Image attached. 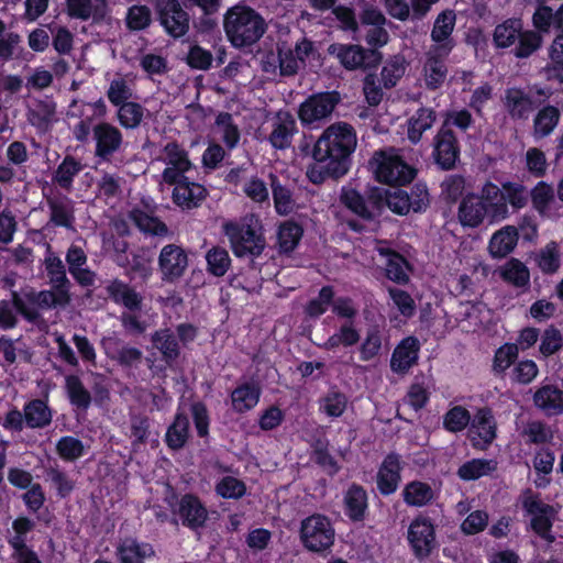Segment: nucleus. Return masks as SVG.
<instances>
[{
	"label": "nucleus",
	"mask_w": 563,
	"mask_h": 563,
	"mask_svg": "<svg viewBox=\"0 0 563 563\" xmlns=\"http://www.w3.org/2000/svg\"><path fill=\"white\" fill-rule=\"evenodd\" d=\"M537 267L543 274H555L562 265L563 251L560 243L551 241L537 251L533 255Z\"/></svg>",
	"instance_id": "obj_24"
},
{
	"label": "nucleus",
	"mask_w": 563,
	"mask_h": 563,
	"mask_svg": "<svg viewBox=\"0 0 563 563\" xmlns=\"http://www.w3.org/2000/svg\"><path fill=\"white\" fill-rule=\"evenodd\" d=\"M131 220L143 232L152 233L155 235H163L167 233L166 225L158 219L148 216L140 210H133L130 213Z\"/></svg>",
	"instance_id": "obj_53"
},
{
	"label": "nucleus",
	"mask_w": 563,
	"mask_h": 563,
	"mask_svg": "<svg viewBox=\"0 0 563 563\" xmlns=\"http://www.w3.org/2000/svg\"><path fill=\"white\" fill-rule=\"evenodd\" d=\"M224 234L230 241L235 256H257L265 249V238L260 218L247 214L239 222L230 221L223 224Z\"/></svg>",
	"instance_id": "obj_4"
},
{
	"label": "nucleus",
	"mask_w": 563,
	"mask_h": 563,
	"mask_svg": "<svg viewBox=\"0 0 563 563\" xmlns=\"http://www.w3.org/2000/svg\"><path fill=\"white\" fill-rule=\"evenodd\" d=\"M346 397L343 394L331 391L321 401V410L329 417H340L346 408Z\"/></svg>",
	"instance_id": "obj_63"
},
{
	"label": "nucleus",
	"mask_w": 563,
	"mask_h": 563,
	"mask_svg": "<svg viewBox=\"0 0 563 563\" xmlns=\"http://www.w3.org/2000/svg\"><path fill=\"white\" fill-rule=\"evenodd\" d=\"M471 420L468 411L462 406H454L443 418V427L450 432L462 431Z\"/></svg>",
	"instance_id": "obj_57"
},
{
	"label": "nucleus",
	"mask_w": 563,
	"mask_h": 563,
	"mask_svg": "<svg viewBox=\"0 0 563 563\" xmlns=\"http://www.w3.org/2000/svg\"><path fill=\"white\" fill-rule=\"evenodd\" d=\"M66 388L69 396V399L73 405L87 408L90 404V394L82 386L81 382L76 376H67L66 377Z\"/></svg>",
	"instance_id": "obj_59"
},
{
	"label": "nucleus",
	"mask_w": 563,
	"mask_h": 563,
	"mask_svg": "<svg viewBox=\"0 0 563 563\" xmlns=\"http://www.w3.org/2000/svg\"><path fill=\"white\" fill-rule=\"evenodd\" d=\"M151 544L137 542L135 539L126 538L117 547V556L120 563H144V560L154 555Z\"/></svg>",
	"instance_id": "obj_23"
},
{
	"label": "nucleus",
	"mask_w": 563,
	"mask_h": 563,
	"mask_svg": "<svg viewBox=\"0 0 563 563\" xmlns=\"http://www.w3.org/2000/svg\"><path fill=\"white\" fill-rule=\"evenodd\" d=\"M214 133L228 148H233L240 141V131L229 113H220L216 119Z\"/></svg>",
	"instance_id": "obj_40"
},
{
	"label": "nucleus",
	"mask_w": 563,
	"mask_h": 563,
	"mask_svg": "<svg viewBox=\"0 0 563 563\" xmlns=\"http://www.w3.org/2000/svg\"><path fill=\"white\" fill-rule=\"evenodd\" d=\"M67 5L71 16L86 20L93 12L99 11L103 2L101 0H67Z\"/></svg>",
	"instance_id": "obj_61"
},
{
	"label": "nucleus",
	"mask_w": 563,
	"mask_h": 563,
	"mask_svg": "<svg viewBox=\"0 0 563 563\" xmlns=\"http://www.w3.org/2000/svg\"><path fill=\"white\" fill-rule=\"evenodd\" d=\"M93 140L96 142V156L102 159H109L122 145L123 136L121 131L114 125L101 122L92 129Z\"/></svg>",
	"instance_id": "obj_13"
},
{
	"label": "nucleus",
	"mask_w": 563,
	"mask_h": 563,
	"mask_svg": "<svg viewBox=\"0 0 563 563\" xmlns=\"http://www.w3.org/2000/svg\"><path fill=\"white\" fill-rule=\"evenodd\" d=\"M356 144V133L350 124L334 123L319 136L312 156L319 162H330V172L341 177L349 170V159Z\"/></svg>",
	"instance_id": "obj_1"
},
{
	"label": "nucleus",
	"mask_w": 563,
	"mask_h": 563,
	"mask_svg": "<svg viewBox=\"0 0 563 563\" xmlns=\"http://www.w3.org/2000/svg\"><path fill=\"white\" fill-rule=\"evenodd\" d=\"M435 121V113L432 109H419L408 121V137L412 143L421 140L423 132L431 129Z\"/></svg>",
	"instance_id": "obj_34"
},
{
	"label": "nucleus",
	"mask_w": 563,
	"mask_h": 563,
	"mask_svg": "<svg viewBox=\"0 0 563 563\" xmlns=\"http://www.w3.org/2000/svg\"><path fill=\"white\" fill-rule=\"evenodd\" d=\"M188 267V256L185 250L176 244L165 245L158 256V268L162 280L174 283L178 280Z\"/></svg>",
	"instance_id": "obj_9"
},
{
	"label": "nucleus",
	"mask_w": 563,
	"mask_h": 563,
	"mask_svg": "<svg viewBox=\"0 0 563 563\" xmlns=\"http://www.w3.org/2000/svg\"><path fill=\"white\" fill-rule=\"evenodd\" d=\"M377 250L380 255L387 257L386 274L388 278L396 283H406L408 280V264L406 260L383 246H378Z\"/></svg>",
	"instance_id": "obj_36"
},
{
	"label": "nucleus",
	"mask_w": 563,
	"mask_h": 563,
	"mask_svg": "<svg viewBox=\"0 0 563 563\" xmlns=\"http://www.w3.org/2000/svg\"><path fill=\"white\" fill-rule=\"evenodd\" d=\"M420 350L419 341L413 336L405 338L394 350L390 358L393 372L404 374L416 364Z\"/></svg>",
	"instance_id": "obj_16"
},
{
	"label": "nucleus",
	"mask_w": 563,
	"mask_h": 563,
	"mask_svg": "<svg viewBox=\"0 0 563 563\" xmlns=\"http://www.w3.org/2000/svg\"><path fill=\"white\" fill-rule=\"evenodd\" d=\"M45 267L48 273L52 287H68L65 267L62 260L52 252H47L45 256Z\"/></svg>",
	"instance_id": "obj_55"
},
{
	"label": "nucleus",
	"mask_w": 563,
	"mask_h": 563,
	"mask_svg": "<svg viewBox=\"0 0 563 563\" xmlns=\"http://www.w3.org/2000/svg\"><path fill=\"white\" fill-rule=\"evenodd\" d=\"M81 170V165L73 157H66L58 166L55 175L56 181L64 188H69L74 177Z\"/></svg>",
	"instance_id": "obj_64"
},
{
	"label": "nucleus",
	"mask_w": 563,
	"mask_h": 563,
	"mask_svg": "<svg viewBox=\"0 0 563 563\" xmlns=\"http://www.w3.org/2000/svg\"><path fill=\"white\" fill-rule=\"evenodd\" d=\"M15 311L21 312L30 320L35 319L37 316L36 311L26 308L23 300L14 295L13 301L0 302V328L10 329L15 325Z\"/></svg>",
	"instance_id": "obj_31"
},
{
	"label": "nucleus",
	"mask_w": 563,
	"mask_h": 563,
	"mask_svg": "<svg viewBox=\"0 0 563 563\" xmlns=\"http://www.w3.org/2000/svg\"><path fill=\"white\" fill-rule=\"evenodd\" d=\"M159 20L168 34L174 37L185 35L189 29V16L177 0H157Z\"/></svg>",
	"instance_id": "obj_11"
},
{
	"label": "nucleus",
	"mask_w": 563,
	"mask_h": 563,
	"mask_svg": "<svg viewBox=\"0 0 563 563\" xmlns=\"http://www.w3.org/2000/svg\"><path fill=\"white\" fill-rule=\"evenodd\" d=\"M52 290H43L33 294L30 300L40 308L65 306L69 301L68 287H52Z\"/></svg>",
	"instance_id": "obj_39"
},
{
	"label": "nucleus",
	"mask_w": 563,
	"mask_h": 563,
	"mask_svg": "<svg viewBox=\"0 0 563 563\" xmlns=\"http://www.w3.org/2000/svg\"><path fill=\"white\" fill-rule=\"evenodd\" d=\"M189 430L188 418L181 413H177L175 421L168 428L166 433V442L172 449H180L187 441Z\"/></svg>",
	"instance_id": "obj_47"
},
{
	"label": "nucleus",
	"mask_w": 563,
	"mask_h": 563,
	"mask_svg": "<svg viewBox=\"0 0 563 563\" xmlns=\"http://www.w3.org/2000/svg\"><path fill=\"white\" fill-rule=\"evenodd\" d=\"M295 131L296 121L294 117L287 111H279L273 122L269 142L275 148H287L291 144Z\"/></svg>",
	"instance_id": "obj_20"
},
{
	"label": "nucleus",
	"mask_w": 563,
	"mask_h": 563,
	"mask_svg": "<svg viewBox=\"0 0 563 563\" xmlns=\"http://www.w3.org/2000/svg\"><path fill=\"white\" fill-rule=\"evenodd\" d=\"M531 199L536 210L543 217H550V205L554 201L553 188L540 181L531 191Z\"/></svg>",
	"instance_id": "obj_50"
},
{
	"label": "nucleus",
	"mask_w": 563,
	"mask_h": 563,
	"mask_svg": "<svg viewBox=\"0 0 563 563\" xmlns=\"http://www.w3.org/2000/svg\"><path fill=\"white\" fill-rule=\"evenodd\" d=\"M376 179L380 183L404 186L410 183L416 170L406 163L396 150L376 152L371 162Z\"/></svg>",
	"instance_id": "obj_5"
},
{
	"label": "nucleus",
	"mask_w": 563,
	"mask_h": 563,
	"mask_svg": "<svg viewBox=\"0 0 563 563\" xmlns=\"http://www.w3.org/2000/svg\"><path fill=\"white\" fill-rule=\"evenodd\" d=\"M459 146L454 133L442 126L434 137L433 156L443 169L452 168L459 158Z\"/></svg>",
	"instance_id": "obj_14"
},
{
	"label": "nucleus",
	"mask_w": 563,
	"mask_h": 563,
	"mask_svg": "<svg viewBox=\"0 0 563 563\" xmlns=\"http://www.w3.org/2000/svg\"><path fill=\"white\" fill-rule=\"evenodd\" d=\"M107 290L114 302L123 305L131 311L140 309L142 297L129 285L114 280L108 285Z\"/></svg>",
	"instance_id": "obj_29"
},
{
	"label": "nucleus",
	"mask_w": 563,
	"mask_h": 563,
	"mask_svg": "<svg viewBox=\"0 0 563 563\" xmlns=\"http://www.w3.org/2000/svg\"><path fill=\"white\" fill-rule=\"evenodd\" d=\"M260 396L261 389L257 385L242 384L231 393L232 408L236 412L249 411L258 404Z\"/></svg>",
	"instance_id": "obj_26"
},
{
	"label": "nucleus",
	"mask_w": 563,
	"mask_h": 563,
	"mask_svg": "<svg viewBox=\"0 0 563 563\" xmlns=\"http://www.w3.org/2000/svg\"><path fill=\"white\" fill-rule=\"evenodd\" d=\"M302 236V229L295 222L286 221L278 230V244L283 252L292 251Z\"/></svg>",
	"instance_id": "obj_49"
},
{
	"label": "nucleus",
	"mask_w": 563,
	"mask_h": 563,
	"mask_svg": "<svg viewBox=\"0 0 563 563\" xmlns=\"http://www.w3.org/2000/svg\"><path fill=\"white\" fill-rule=\"evenodd\" d=\"M522 23L518 19H509L498 24L494 32V42L498 47H509L518 40Z\"/></svg>",
	"instance_id": "obj_38"
},
{
	"label": "nucleus",
	"mask_w": 563,
	"mask_h": 563,
	"mask_svg": "<svg viewBox=\"0 0 563 563\" xmlns=\"http://www.w3.org/2000/svg\"><path fill=\"white\" fill-rule=\"evenodd\" d=\"M346 515L353 520H361L367 508L366 492L361 487L351 486L344 497Z\"/></svg>",
	"instance_id": "obj_35"
},
{
	"label": "nucleus",
	"mask_w": 563,
	"mask_h": 563,
	"mask_svg": "<svg viewBox=\"0 0 563 563\" xmlns=\"http://www.w3.org/2000/svg\"><path fill=\"white\" fill-rule=\"evenodd\" d=\"M496 466L494 460L474 459L462 464L457 474L463 481H475L493 473Z\"/></svg>",
	"instance_id": "obj_37"
},
{
	"label": "nucleus",
	"mask_w": 563,
	"mask_h": 563,
	"mask_svg": "<svg viewBox=\"0 0 563 563\" xmlns=\"http://www.w3.org/2000/svg\"><path fill=\"white\" fill-rule=\"evenodd\" d=\"M339 102L334 92H323L308 98L299 108V119L303 124H313L328 118Z\"/></svg>",
	"instance_id": "obj_10"
},
{
	"label": "nucleus",
	"mask_w": 563,
	"mask_h": 563,
	"mask_svg": "<svg viewBox=\"0 0 563 563\" xmlns=\"http://www.w3.org/2000/svg\"><path fill=\"white\" fill-rule=\"evenodd\" d=\"M519 354L517 344L505 343L499 346L493 358V372L497 375L504 374L515 363Z\"/></svg>",
	"instance_id": "obj_44"
},
{
	"label": "nucleus",
	"mask_w": 563,
	"mask_h": 563,
	"mask_svg": "<svg viewBox=\"0 0 563 563\" xmlns=\"http://www.w3.org/2000/svg\"><path fill=\"white\" fill-rule=\"evenodd\" d=\"M522 434L530 443L534 444L547 443L552 439L550 428L537 420L528 422L523 428Z\"/></svg>",
	"instance_id": "obj_62"
},
{
	"label": "nucleus",
	"mask_w": 563,
	"mask_h": 563,
	"mask_svg": "<svg viewBox=\"0 0 563 563\" xmlns=\"http://www.w3.org/2000/svg\"><path fill=\"white\" fill-rule=\"evenodd\" d=\"M401 463L397 454H388L377 473V488L383 495L395 493L400 483Z\"/></svg>",
	"instance_id": "obj_18"
},
{
	"label": "nucleus",
	"mask_w": 563,
	"mask_h": 563,
	"mask_svg": "<svg viewBox=\"0 0 563 563\" xmlns=\"http://www.w3.org/2000/svg\"><path fill=\"white\" fill-rule=\"evenodd\" d=\"M333 289L329 286L322 287L318 297L311 299L307 305L306 312L310 317L323 314L333 302Z\"/></svg>",
	"instance_id": "obj_60"
},
{
	"label": "nucleus",
	"mask_w": 563,
	"mask_h": 563,
	"mask_svg": "<svg viewBox=\"0 0 563 563\" xmlns=\"http://www.w3.org/2000/svg\"><path fill=\"white\" fill-rule=\"evenodd\" d=\"M500 276L506 283L517 288H527L530 284L529 268L517 258H510L503 265Z\"/></svg>",
	"instance_id": "obj_32"
},
{
	"label": "nucleus",
	"mask_w": 563,
	"mask_h": 563,
	"mask_svg": "<svg viewBox=\"0 0 563 563\" xmlns=\"http://www.w3.org/2000/svg\"><path fill=\"white\" fill-rule=\"evenodd\" d=\"M216 492L219 496L227 499L241 498L245 492V484L234 476H224L216 484Z\"/></svg>",
	"instance_id": "obj_54"
},
{
	"label": "nucleus",
	"mask_w": 563,
	"mask_h": 563,
	"mask_svg": "<svg viewBox=\"0 0 563 563\" xmlns=\"http://www.w3.org/2000/svg\"><path fill=\"white\" fill-rule=\"evenodd\" d=\"M406 71V62L401 56H394L388 59L382 69V81L386 88L397 85Z\"/></svg>",
	"instance_id": "obj_51"
},
{
	"label": "nucleus",
	"mask_w": 563,
	"mask_h": 563,
	"mask_svg": "<svg viewBox=\"0 0 563 563\" xmlns=\"http://www.w3.org/2000/svg\"><path fill=\"white\" fill-rule=\"evenodd\" d=\"M108 99L114 104L120 106L132 97L131 80L124 77L114 78L108 89Z\"/></svg>",
	"instance_id": "obj_56"
},
{
	"label": "nucleus",
	"mask_w": 563,
	"mask_h": 563,
	"mask_svg": "<svg viewBox=\"0 0 563 563\" xmlns=\"http://www.w3.org/2000/svg\"><path fill=\"white\" fill-rule=\"evenodd\" d=\"M533 405L545 416L563 413V390L554 385H543L533 394Z\"/></svg>",
	"instance_id": "obj_19"
},
{
	"label": "nucleus",
	"mask_w": 563,
	"mask_h": 563,
	"mask_svg": "<svg viewBox=\"0 0 563 563\" xmlns=\"http://www.w3.org/2000/svg\"><path fill=\"white\" fill-rule=\"evenodd\" d=\"M501 203L507 207L509 203L516 209H521L526 206L528 200V192L525 186L517 183H505L503 188H499Z\"/></svg>",
	"instance_id": "obj_46"
},
{
	"label": "nucleus",
	"mask_w": 563,
	"mask_h": 563,
	"mask_svg": "<svg viewBox=\"0 0 563 563\" xmlns=\"http://www.w3.org/2000/svg\"><path fill=\"white\" fill-rule=\"evenodd\" d=\"M505 104L512 118H528L532 111L531 99L520 89L510 88L506 91Z\"/></svg>",
	"instance_id": "obj_33"
},
{
	"label": "nucleus",
	"mask_w": 563,
	"mask_h": 563,
	"mask_svg": "<svg viewBox=\"0 0 563 563\" xmlns=\"http://www.w3.org/2000/svg\"><path fill=\"white\" fill-rule=\"evenodd\" d=\"M143 118V108L135 102H124L118 110V119L126 129L136 128Z\"/></svg>",
	"instance_id": "obj_58"
},
{
	"label": "nucleus",
	"mask_w": 563,
	"mask_h": 563,
	"mask_svg": "<svg viewBox=\"0 0 563 563\" xmlns=\"http://www.w3.org/2000/svg\"><path fill=\"white\" fill-rule=\"evenodd\" d=\"M334 528L324 515L313 514L300 523V540L308 551L328 550L334 542Z\"/></svg>",
	"instance_id": "obj_6"
},
{
	"label": "nucleus",
	"mask_w": 563,
	"mask_h": 563,
	"mask_svg": "<svg viewBox=\"0 0 563 563\" xmlns=\"http://www.w3.org/2000/svg\"><path fill=\"white\" fill-rule=\"evenodd\" d=\"M508 216V207L501 203L499 187L493 183L484 185L481 195L466 196L459 209V219L463 225L475 228L485 218L490 222L500 221Z\"/></svg>",
	"instance_id": "obj_2"
},
{
	"label": "nucleus",
	"mask_w": 563,
	"mask_h": 563,
	"mask_svg": "<svg viewBox=\"0 0 563 563\" xmlns=\"http://www.w3.org/2000/svg\"><path fill=\"white\" fill-rule=\"evenodd\" d=\"M360 341V332L353 320H345L331 334L320 347L327 351H336L340 347H350Z\"/></svg>",
	"instance_id": "obj_25"
},
{
	"label": "nucleus",
	"mask_w": 563,
	"mask_h": 563,
	"mask_svg": "<svg viewBox=\"0 0 563 563\" xmlns=\"http://www.w3.org/2000/svg\"><path fill=\"white\" fill-rule=\"evenodd\" d=\"M468 437L475 448L485 449L496 437V423L492 412L481 409L472 421Z\"/></svg>",
	"instance_id": "obj_15"
},
{
	"label": "nucleus",
	"mask_w": 563,
	"mask_h": 563,
	"mask_svg": "<svg viewBox=\"0 0 563 563\" xmlns=\"http://www.w3.org/2000/svg\"><path fill=\"white\" fill-rule=\"evenodd\" d=\"M455 25V14L451 10L443 11L438 15L431 32V37L437 45L432 48L448 55L452 49L450 35Z\"/></svg>",
	"instance_id": "obj_21"
},
{
	"label": "nucleus",
	"mask_w": 563,
	"mask_h": 563,
	"mask_svg": "<svg viewBox=\"0 0 563 563\" xmlns=\"http://www.w3.org/2000/svg\"><path fill=\"white\" fill-rule=\"evenodd\" d=\"M518 240V230L512 225H505L492 235L488 253L493 258H504L515 250Z\"/></svg>",
	"instance_id": "obj_22"
},
{
	"label": "nucleus",
	"mask_w": 563,
	"mask_h": 563,
	"mask_svg": "<svg viewBox=\"0 0 563 563\" xmlns=\"http://www.w3.org/2000/svg\"><path fill=\"white\" fill-rule=\"evenodd\" d=\"M179 515L184 523L192 528L202 526L207 519L206 508L201 505L200 500L192 495H186L181 498Z\"/></svg>",
	"instance_id": "obj_28"
},
{
	"label": "nucleus",
	"mask_w": 563,
	"mask_h": 563,
	"mask_svg": "<svg viewBox=\"0 0 563 563\" xmlns=\"http://www.w3.org/2000/svg\"><path fill=\"white\" fill-rule=\"evenodd\" d=\"M404 501L411 507H423L430 504L434 497V489L424 482L412 481L402 489Z\"/></svg>",
	"instance_id": "obj_27"
},
{
	"label": "nucleus",
	"mask_w": 563,
	"mask_h": 563,
	"mask_svg": "<svg viewBox=\"0 0 563 563\" xmlns=\"http://www.w3.org/2000/svg\"><path fill=\"white\" fill-rule=\"evenodd\" d=\"M24 419L31 428H42L51 422L52 415L42 400H33L24 408Z\"/></svg>",
	"instance_id": "obj_42"
},
{
	"label": "nucleus",
	"mask_w": 563,
	"mask_h": 563,
	"mask_svg": "<svg viewBox=\"0 0 563 563\" xmlns=\"http://www.w3.org/2000/svg\"><path fill=\"white\" fill-rule=\"evenodd\" d=\"M223 27L234 47H244L254 44L263 36L266 24L256 11L238 4L224 14Z\"/></svg>",
	"instance_id": "obj_3"
},
{
	"label": "nucleus",
	"mask_w": 563,
	"mask_h": 563,
	"mask_svg": "<svg viewBox=\"0 0 563 563\" xmlns=\"http://www.w3.org/2000/svg\"><path fill=\"white\" fill-rule=\"evenodd\" d=\"M407 539L417 558L429 556L437 547L435 528L431 519L417 516L408 527Z\"/></svg>",
	"instance_id": "obj_8"
},
{
	"label": "nucleus",
	"mask_w": 563,
	"mask_h": 563,
	"mask_svg": "<svg viewBox=\"0 0 563 563\" xmlns=\"http://www.w3.org/2000/svg\"><path fill=\"white\" fill-rule=\"evenodd\" d=\"M152 342L167 363L173 362L179 354L178 344L168 329L156 331L152 336Z\"/></svg>",
	"instance_id": "obj_43"
},
{
	"label": "nucleus",
	"mask_w": 563,
	"mask_h": 563,
	"mask_svg": "<svg viewBox=\"0 0 563 563\" xmlns=\"http://www.w3.org/2000/svg\"><path fill=\"white\" fill-rule=\"evenodd\" d=\"M441 51L431 49L424 64V80L429 88H438L446 77V67Z\"/></svg>",
	"instance_id": "obj_30"
},
{
	"label": "nucleus",
	"mask_w": 563,
	"mask_h": 563,
	"mask_svg": "<svg viewBox=\"0 0 563 563\" xmlns=\"http://www.w3.org/2000/svg\"><path fill=\"white\" fill-rule=\"evenodd\" d=\"M560 112L556 108L548 106L540 110L534 119V133L538 136L549 135L556 126Z\"/></svg>",
	"instance_id": "obj_48"
},
{
	"label": "nucleus",
	"mask_w": 563,
	"mask_h": 563,
	"mask_svg": "<svg viewBox=\"0 0 563 563\" xmlns=\"http://www.w3.org/2000/svg\"><path fill=\"white\" fill-rule=\"evenodd\" d=\"M175 186L173 191L174 202L184 208L191 209L197 207L206 197V189L202 185L189 181L186 176L174 181Z\"/></svg>",
	"instance_id": "obj_17"
},
{
	"label": "nucleus",
	"mask_w": 563,
	"mask_h": 563,
	"mask_svg": "<svg viewBox=\"0 0 563 563\" xmlns=\"http://www.w3.org/2000/svg\"><path fill=\"white\" fill-rule=\"evenodd\" d=\"M522 506L531 517L532 530L542 539L552 542L554 537L551 533V528L556 516L554 507L544 504L531 492L525 493L522 497Z\"/></svg>",
	"instance_id": "obj_7"
},
{
	"label": "nucleus",
	"mask_w": 563,
	"mask_h": 563,
	"mask_svg": "<svg viewBox=\"0 0 563 563\" xmlns=\"http://www.w3.org/2000/svg\"><path fill=\"white\" fill-rule=\"evenodd\" d=\"M208 271L214 276H223L230 265L231 258L227 250L222 247H213L206 255Z\"/></svg>",
	"instance_id": "obj_52"
},
{
	"label": "nucleus",
	"mask_w": 563,
	"mask_h": 563,
	"mask_svg": "<svg viewBox=\"0 0 563 563\" xmlns=\"http://www.w3.org/2000/svg\"><path fill=\"white\" fill-rule=\"evenodd\" d=\"M383 350V335L379 329L367 330L365 339L360 346V358L364 362L376 360Z\"/></svg>",
	"instance_id": "obj_41"
},
{
	"label": "nucleus",
	"mask_w": 563,
	"mask_h": 563,
	"mask_svg": "<svg viewBox=\"0 0 563 563\" xmlns=\"http://www.w3.org/2000/svg\"><path fill=\"white\" fill-rule=\"evenodd\" d=\"M330 51L349 69H355L364 63V51L357 45H332Z\"/></svg>",
	"instance_id": "obj_45"
},
{
	"label": "nucleus",
	"mask_w": 563,
	"mask_h": 563,
	"mask_svg": "<svg viewBox=\"0 0 563 563\" xmlns=\"http://www.w3.org/2000/svg\"><path fill=\"white\" fill-rule=\"evenodd\" d=\"M163 161L167 165L163 172V180L166 184L178 181L192 167L187 152L176 143H168L164 147Z\"/></svg>",
	"instance_id": "obj_12"
}]
</instances>
